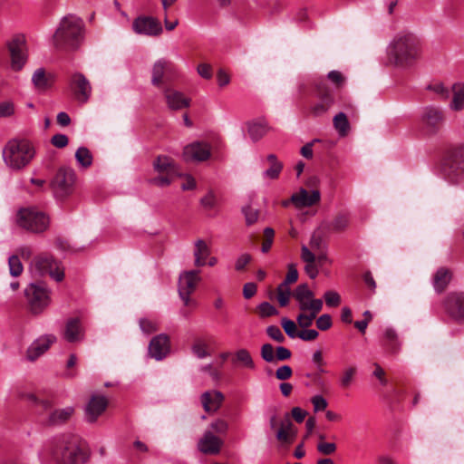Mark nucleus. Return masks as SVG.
<instances>
[{
  "label": "nucleus",
  "instance_id": "5",
  "mask_svg": "<svg viewBox=\"0 0 464 464\" xmlns=\"http://www.w3.org/2000/svg\"><path fill=\"white\" fill-rule=\"evenodd\" d=\"M53 454L57 464H82L84 459L79 439L75 436H63L60 439Z\"/></svg>",
  "mask_w": 464,
  "mask_h": 464
},
{
  "label": "nucleus",
  "instance_id": "61",
  "mask_svg": "<svg viewBox=\"0 0 464 464\" xmlns=\"http://www.w3.org/2000/svg\"><path fill=\"white\" fill-rule=\"evenodd\" d=\"M69 140L65 134H55L51 139V143L53 146L63 149L68 145Z\"/></svg>",
  "mask_w": 464,
  "mask_h": 464
},
{
  "label": "nucleus",
  "instance_id": "1",
  "mask_svg": "<svg viewBox=\"0 0 464 464\" xmlns=\"http://www.w3.org/2000/svg\"><path fill=\"white\" fill-rule=\"evenodd\" d=\"M422 54L421 43L412 34H402L396 36L389 46L390 60L397 66L410 67Z\"/></svg>",
  "mask_w": 464,
  "mask_h": 464
},
{
  "label": "nucleus",
  "instance_id": "43",
  "mask_svg": "<svg viewBox=\"0 0 464 464\" xmlns=\"http://www.w3.org/2000/svg\"><path fill=\"white\" fill-rule=\"evenodd\" d=\"M317 451L324 456L333 455L337 450V446L334 442H327L324 440V435H319V441L316 446Z\"/></svg>",
  "mask_w": 464,
  "mask_h": 464
},
{
  "label": "nucleus",
  "instance_id": "6",
  "mask_svg": "<svg viewBox=\"0 0 464 464\" xmlns=\"http://www.w3.org/2000/svg\"><path fill=\"white\" fill-rule=\"evenodd\" d=\"M269 424L281 446L289 447L295 442L298 429L293 423L289 413H285L283 417L273 415Z\"/></svg>",
  "mask_w": 464,
  "mask_h": 464
},
{
  "label": "nucleus",
  "instance_id": "16",
  "mask_svg": "<svg viewBox=\"0 0 464 464\" xmlns=\"http://www.w3.org/2000/svg\"><path fill=\"white\" fill-rule=\"evenodd\" d=\"M70 88L81 102H86L92 94V86L88 79L81 72H74L70 78Z\"/></svg>",
  "mask_w": 464,
  "mask_h": 464
},
{
  "label": "nucleus",
  "instance_id": "51",
  "mask_svg": "<svg viewBox=\"0 0 464 464\" xmlns=\"http://www.w3.org/2000/svg\"><path fill=\"white\" fill-rule=\"evenodd\" d=\"M264 236H265V239L262 243L261 250L263 253H266L270 250L272 244H273L274 236H275L274 229L271 227H266L264 230Z\"/></svg>",
  "mask_w": 464,
  "mask_h": 464
},
{
  "label": "nucleus",
  "instance_id": "58",
  "mask_svg": "<svg viewBox=\"0 0 464 464\" xmlns=\"http://www.w3.org/2000/svg\"><path fill=\"white\" fill-rule=\"evenodd\" d=\"M328 80L333 82L336 88H340L344 84L345 79L339 71H331L327 74Z\"/></svg>",
  "mask_w": 464,
  "mask_h": 464
},
{
  "label": "nucleus",
  "instance_id": "8",
  "mask_svg": "<svg viewBox=\"0 0 464 464\" xmlns=\"http://www.w3.org/2000/svg\"><path fill=\"white\" fill-rule=\"evenodd\" d=\"M153 169L158 176L150 179L149 182L160 188L170 185L173 178L179 175L174 160L166 155H160L155 159Z\"/></svg>",
  "mask_w": 464,
  "mask_h": 464
},
{
  "label": "nucleus",
  "instance_id": "15",
  "mask_svg": "<svg viewBox=\"0 0 464 464\" xmlns=\"http://www.w3.org/2000/svg\"><path fill=\"white\" fill-rule=\"evenodd\" d=\"M132 29L138 34L158 36L162 33L160 23L150 16L137 17L132 23Z\"/></svg>",
  "mask_w": 464,
  "mask_h": 464
},
{
  "label": "nucleus",
  "instance_id": "36",
  "mask_svg": "<svg viewBox=\"0 0 464 464\" xmlns=\"http://www.w3.org/2000/svg\"><path fill=\"white\" fill-rule=\"evenodd\" d=\"M452 101L450 104L451 110L459 111L464 110V82H456L452 85Z\"/></svg>",
  "mask_w": 464,
  "mask_h": 464
},
{
  "label": "nucleus",
  "instance_id": "18",
  "mask_svg": "<svg viewBox=\"0 0 464 464\" xmlns=\"http://www.w3.org/2000/svg\"><path fill=\"white\" fill-rule=\"evenodd\" d=\"M445 309L455 320H464V293H450L445 300Z\"/></svg>",
  "mask_w": 464,
  "mask_h": 464
},
{
  "label": "nucleus",
  "instance_id": "52",
  "mask_svg": "<svg viewBox=\"0 0 464 464\" xmlns=\"http://www.w3.org/2000/svg\"><path fill=\"white\" fill-rule=\"evenodd\" d=\"M14 104L12 101L0 102V118L11 117L14 114Z\"/></svg>",
  "mask_w": 464,
  "mask_h": 464
},
{
  "label": "nucleus",
  "instance_id": "19",
  "mask_svg": "<svg viewBox=\"0 0 464 464\" xmlns=\"http://www.w3.org/2000/svg\"><path fill=\"white\" fill-rule=\"evenodd\" d=\"M210 148L207 143L193 142L187 145L183 150L185 161H203L209 158Z\"/></svg>",
  "mask_w": 464,
  "mask_h": 464
},
{
  "label": "nucleus",
  "instance_id": "13",
  "mask_svg": "<svg viewBox=\"0 0 464 464\" xmlns=\"http://www.w3.org/2000/svg\"><path fill=\"white\" fill-rule=\"evenodd\" d=\"M11 58V67L14 71H20L27 60V48L25 39L22 35L14 36L7 44Z\"/></svg>",
  "mask_w": 464,
  "mask_h": 464
},
{
  "label": "nucleus",
  "instance_id": "38",
  "mask_svg": "<svg viewBox=\"0 0 464 464\" xmlns=\"http://www.w3.org/2000/svg\"><path fill=\"white\" fill-rule=\"evenodd\" d=\"M422 120L426 124L437 127L443 121V113L438 108L429 107L425 109Z\"/></svg>",
  "mask_w": 464,
  "mask_h": 464
},
{
  "label": "nucleus",
  "instance_id": "57",
  "mask_svg": "<svg viewBox=\"0 0 464 464\" xmlns=\"http://www.w3.org/2000/svg\"><path fill=\"white\" fill-rule=\"evenodd\" d=\"M212 432L225 434L228 430V423L223 419H218L210 424Z\"/></svg>",
  "mask_w": 464,
  "mask_h": 464
},
{
  "label": "nucleus",
  "instance_id": "14",
  "mask_svg": "<svg viewBox=\"0 0 464 464\" xmlns=\"http://www.w3.org/2000/svg\"><path fill=\"white\" fill-rule=\"evenodd\" d=\"M198 271L189 270L180 274L179 279V294L185 305L190 303V295L195 291L200 281Z\"/></svg>",
  "mask_w": 464,
  "mask_h": 464
},
{
  "label": "nucleus",
  "instance_id": "4",
  "mask_svg": "<svg viewBox=\"0 0 464 464\" xmlns=\"http://www.w3.org/2000/svg\"><path fill=\"white\" fill-rule=\"evenodd\" d=\"M35 155L34 148L26 140H11L3 148L2 157L5 165L20 170L26 167Z\"/></svg>",
  "mask_w": 464,
  "mask_h": 464
},
{
  "label": "nucleus",
  "instance_id": "26",
  "mask_svg": "<svg viewBox=\"0 0 464 464\" xmlns=\"http://www.w3.org/2000/svg\"><path fill=\"white\" fill-rule=\"evenodd\" d=\"M84 328L78 318H72L66 322L63 337L67 342H82L84 339Z\"/></svg>",
  "mask_w": 464,
  "mask_h": 464
},
{
  "label": "nucleus",
  "instance_id": "2",
  "mask_svg": "<svg viewBox=\"0 0 464 464\" xmlns=\"http://www.w3.org/2000/svg\"><path fill=\"white\" fill-rule=\"evenodd\" d=\"M82 21L74 16H64L56 29L53 42L57 50L71 51L79 47L82 40Z\"/></svg>",
  "mask_w": 464,
  "mask_h": 464
},
{
  "label": "nucleus",
  "instance_id": "63",
  "mask_svg": "<svg viewBox=\"0 0 464 464\" xmlns=\"http://www.w3.org/2000/svg\"><path fill=\"white\" fill-rule=\"evenodd\" d=\"M293 374L292 368L288 365H283L276 369V377L280 381L288 380Z\"/></svg>",
  "mask_w": 464,
  "mask_h": 464
},
{
  "label": "nucleus",
  "instance_id": "35",
  "mask_svg": "<svg viewBox=\"0 0 464 464\" xmlns=\"http://www.w3.org/2000/svg\"><path fill=\"white\" fill-rule=\"evenodd\" d=\"M171 63L165 60H158L152 67L151 83L154 86H160L162 84L163 76L166 72L170 70Z\"/></svg>",
  "mask_w": 464,
  "mask_h": 464
},
{
  "label": "nucleus",
  "instance_id": "39",
  "mask_svg": "<svg viewBox=\"0 0 464 464\" xmlns=\"http://www.w3.org/2000/svg\"><path fill=\"white\" fill-rule=\"evenodd\" d=\"M267 161L269 162L270 167L264 172V177L269 179H277L283 169L282 163L277 160L275 154H269L267 156Z\"/></svg>",
  "mask_w": 464,
  "mask_h": 464
},
{
  "label": "nucleus",
  "instance_id": "41",
  "mask_svg": "<svg viewBox=\"0 0 464 464\" xmlns=\"http://www.w3.org/2000/svg\"><path fill=\"white\" fill-rule=\"evenodd\" d=\"M350 218L347 214L337 215L330 224V229L334 232H343L349 227Z\"/></svg>",
  "mask_w": 464,
  "mask_h": 464
},
{
  "label": "nucleus",
  "instance_id": "37",
  "mask_svg": "<svg viewBox=\"0 0 464 464\" xmlns=\"http://www.w3.org/2000/svg\"><path fill=\"white\" fill-rule=\"evenodd\" d=\"M270 130L271 128L265 121H252L247 124L248 134L254 141L259 140Z\"/></svg>",
  "mask_w": 464,
  "mask_h": 464
},
{
  "label": "nucleus",
  "instance_id": "42",
  "mask_svg": "<svg viewBox=\"0 0 464 464\" xmlns=\"http://www.w3.org/2000/svg\"><path fill=\"white\" fill-rule=\"evenodd\" d=\"M235 360L236 362H240L243 367L247 369L254 370L256 368L251 354L246 349H239L237 351Z\"/></svg>",
  "mask_w": 464,
  "mask_h": 464
},
{
  "label": "nucleus",
  "instance_id": "45",
  "mask_svg": "<svg viewBox=\"0 0 464 464\" xmlns=\"http://www.w3.org/2000/svg\"><path fill=\"white\" fill-rule=\"evenodd\" d=\"M277 294V301L280 306H286L289 304L291 297V290L289 286H285V285H279L276 288Z\"/></svg>",
  "mask_w": 464,
  "mask_h": 464
},
{
  "label": "nucleus",
  "instance_id": "12",
  "mask_svg": "<svg viewBox=\"0 0 464 464\" xmlns=\"http://www.w3.org/2000/svg\"><path fill=\"white\" fill-rule=\"evenodd\" d=\"M316 98L310 106V112L316 117L325 114L334 104V97L324 82H318L315 85Z\"/></svg>",
  "mask_w": 464,
  "mask_h": 464
},
{
  "label": "nucleus",
  "instance_id": "27",
  "mask_svg": "<svg viewBox=\"0 0 464 464\" xmlns=\"http://www.w3.org/2000/svg\"><path fill=\"white\" fill-rule=\"evenodd\" d=\"M75 412L72 406H66L53 410L45 420V423L50 426H59L68 422Z\"/></svg>",
  "mask_w": 464,
  "mask_h": 464
},
{
  "label": "nucleus",
  "instance_id": "64",
  "mask_svg": "<svg viewBox=\"0 0 464 464\" xmlns=\"http://www.w3.org/2000/svg\"><path fill=\"white\" fill-rule=\"evenodd\" d=\"M247 225H252L257 221L258 211L253 208L246 207L243 209Z\"/></svg>",
  "mask_w": 464,
  "mask_h": 464
},
{
  "label": "nucleus",
  "instance_id": "11",
  "mask_svg": "<svg viewBox=\"0 0 464 464\" xmlns=\"http://www.w3.org/2000/svg\"><path fill=\"white\" fill-rule=\"evenodd\" d=\"M32 270L39 276H50L53 279L60 282L64 277L63 269L60 264L48 255H40L36 256L32 265Z\"/></svg>",
  "mask_w": 464,
  "mask_h": 464
},
{
  "label": "nucleus",
  "instance_id": "23",
  "mask_svg": "<svg viewBox=\"0 0 464 464\" xmlns=\"http://www.w3.org/2000/svg\"><path fill=\"white\" fill-rule=\"evenodd\" d=\"M163 94L169 109L172 111L183 110L190 105V99L175 89L166 88Z\"/></svg>",
  "mask_w": 464,
  "mask_h": 464
},
{
  "label": "nucleus",
  "instance_id": "55",
  "mask_svg": "<svg viewBox=\"0 0 464 464\" xmlns=\"http://www.w3.org/2000/svg\"><path fill=\"white\" fill-rule=\"evenodd\" d=\"M266 334L271 339H273L278 343L285 342V336H284L283 333L281 332L280 328L276 325H269L266 328Z\"/></svg>",
  "mask_w": 464,
  "mask_h": 464
},
{
  "label": "nucleus",
  "instance_id": "60",
  "mask_svg": "<svg viewBox=\"0 0 464 464\" xmlns=\"http://www.w3.org/2000/svg\"><path fill=\"white\" fill-rule=\"evenodd\" d=\"M312 362L315 365L320 373H324L325 372L324 369V361L321 350H316L314 352L312 356Z\"/></svg>",
  "mask_w": 464,
  "mask_h": 464
},
{
  "label": "nucleus",
  "instance_id": "10",
  "mask_svg": "<svg viewBox=\"0 0 464 464\" xmlns=\"http://www.w3.org/2000/svg\"><path fill=\"white\" fill-rule=\"evenodd\" d=\"M24 293L34 314L42 313L50 304V290L44 284H30Z\"/></svg>",
  "mask_w": 464,
  "mask_h": 464
},
{
  "label": "nucleus",
  "instance_id": "3",
  "mask_svg": "<svg viewBox=\"0 0 464 464\" xmlns=\"http://www.w3.org/2000/svg\"><path fill=\"white\" fill-rule=\"evenodd\" d=\"M293 297L297 302L300 314L296 322L301 328H308L323 309V300L314 297L307 284L299 285L293 293Z\"/></svg>",
  "mask_w": 464,
  "mask_h": 464
},
{
  "label": "nucleus",
  "instance_id": "50",
  "mask_svg": "<svg viewBox=\"0 0 464 464\" xmlns=\"http://www.w3.org/2000/svg\"><path fill=\"white\" fill-rule=\"evenodd\" d=\"M324 298L327 306L336 307L341 304L340 295L333 290L326 291L324 295Z\"/></svg>",
  "mask_w": 464,
  "mask_h": 464
},
{
  "label": "nucleus",
  "instance_id": "22",
  "mask_svg": "<svg viewBox=\"0 0 464 464\" xmlns=\"http://www.w3.org/2000/svg\"><path fill=\"white\" fill-rule=\"evenodd\" d=\"M223 441L220 438L214 435L210 430L205 431L202 438L198 442V449L200 452L208 455L219 453Z\"/></svg>",
  "mask_w": 464,
  "mask_h": 464
},
{
  "label": "nucleus",
  "instance_id": "49",
  "mask_svg": "<svg viewBox=\"0 0 464 464\" xmlns=\"http://www.w3.org/2000/svg\"><path fill=\"white\" fill-rule=\"evenodd\" d=\"M260 317H269L278 314L277 309L268 302H263L257 306Z\"/></svg>",
  "mask_w": 464,
  "mask_h": 464
},
{
  "label": "nucleus",
  "instance_id": "46",
  "mask_svg": "<svg viewBox=\"0 0 464 464\" xmlns=\"http://www.w3.org/2000/svg\"><path fill=\"white\" fill-rule=\"evenodd\" d=\"M208 345L204 340L198 339L194 342L191 349H192L193 353L198 358L203 359L209 355V353L208 352Z\"/></svg>",
  "mask_w": 464,
  "mask_h": 464
},
{
  "label": "nucleus",
  "instance_id": "33",
  "mask_svg": "<svg viewBox=\"0 0 464 464\" xmlns=\"http://www.w3.org/2000/svg\"><path fill=\"white\" fill-rule=\"evenodd\" d=\"M358 369L356 365H345L339 373L338 383L342 389L350 388L355 382Z\"/></svg>",
  "mask_w": 464,
  "mask_h": 464
},
{
  "label": "nucleus",
  "instance_id": "7",
  "mask_svg": "<svg viewBox=\"0 0 464 464\" xmlns=\"http://www.w3.org/2000/svg\"><path fill=\"white\" fill-rule=\"evenodd\" d=\"M17 222L20 227L34 233L44 232L50 225L49 217L34 208H24L18 212Z\"/></svg>",
  "mask_w": 464,
  "mask_h": 464
},
{
  "label": "nucleus",
  "instance_id": "20",
  "mask_svg": "<svg viewBox=\"0 0 464 464\" xmlns=\"http://www.w3.org/2000/svg\"><path fill=\"white\" fill-rule=\"evenodd\" d=\"M224 400V394L218 390H209L200 395L202 407L208 414L217 412L222 406Z\"/></svg>",
  "mask_w": 464,
  "mask_h": 464
},
{
  "label": "nucleus",
  "instance_id": "56",
  "mask_svg": "<svg viewBox=\"0 0 464 464\" xmlns=\"http://www.w3.org/2000/svg\"><path fill=\"white\" fill-rule=\"evenodd\" d=\"M314 412L324 411L327 406V401L322 395H314L311 399Z\"/></svg>",
  "mask_w": 464,
  "mask_h": 464
},
{
  "label": "nucleus",
  "instance_id": "25",
  "mask_svg": "<svg viewBox=\"0 0 464 464\" xmlns=\"http://www.w3.org/2000/svg\"><path fill=\"white\" fill-rule=\"evenodd\" d=\"M321 194L319 190L308 191L301 188L298 192L291 196V202L297 208L312 207L320 201Z\"/></svg>",
  "mask_w": 464,
  "mask_h": 464
},
{
  "label": "nucleus",
  "instance_id": "17",
  "mask_svg": "<svg viewBox=\"0 0 464 464\" xmlns=\"http://www.w3.org/2000/svg\"><path fill=\"white\" fill-rule=\"evenodd\" d=\"M56 342L53 334H44L34 340L26 351L27 360L34 362L43 355Z\"/></svg>",
  "mask_w": 464,
  "mask_h": 464
},
{
  "label": "nucleus",
  "instance_id": "62",
  "mask_svg": "<svg viewBox=\"0 0 464 464\" xmlns=\"http://www.w3.org/2000/svg\"><path fill=\"white\" fill-rule=\"evenodd\" d=\"M140 326L145 334H151L158 330V325L154 321L149 319H140Z\"/></svg>",
  "mask_w": 464,
  "mask_h": 464
},
{
  "label": "nucleus",
  "instance_id": "21",
  "mask_svg": "<svg viewBox=\"0 0 464 464\" xmlns=\"http://www.w3.org/2000/svg\"><path fill=\"white\" fill-rule=\"evenodd\" d=\"M170 351L169 338L168 335L160 334L153 337L149 345L150 355L156 359L161 360L167 356Z\"/></svg>",
  "mask_w": 464,
  "mask_h": 464
},
{
  "label": "nucleus",
  "instance_id": "54",
  "mask_svg": "<svg viewBox=\"0 0 464 464\" xmlns=\"http://www.w3.org/2000/svg\"><path fill=\"white\" fill-rule=\"evenodd\" d=\"M298 279V271L294 264L288 265V271L285 280L281 283V285H285V286H289L290 284L295 283Z\"/></svg>",
  "mask_w": 464,
  "mask_h": 464
},
{
  "label": "nucleus",
  "instance_id": "59",
  "mask_svg": "<svg viewBox=\"0 0 464 464\" xmlns=\"http://www.w3.org/2000/svg\"><path fill=\"white\" fill-rule=\"evenodd\" d=\"M316 326L321 331H326L332 326V317L330 314H324L316 320Z\"/></svg>",
  "mask_w": 464,
  "mask_h": 464
},
{
  "label": "nucleus",
  "instance_id": "30",
  "mask_svg": "<svg viewBox=\"0 0 464 464\" xmlns=\"http://www.w3.org/2000/svg\"><path fill=\"white\" fill-rule=\"evenodd\" d=\"M54 82V76L51 72H46L44 69L38 68L32 76V82L36 90L44 92L48 90Z\"/></svg>",
  "mask_w": 464,
  "mask_h": 464
},
{
  "label": "nucleus",
  "instance_id": "53",
  "mask_svg": "<svg viewBox=\"0 0 464 464\" xmlns=\"http://www.w3.org/2000/svg\"><path fill=\"white\" fill-rule=\"evenodd\" d=\"M261 357L266 362H273L276 360L275 350L272 344L265 343L261 347Z\"/></svg>",
  "mask_w": 464,
  "mask_h": 464
},
{
  "label": "nucleus",
  "instance_id": "44",
  "mask_svg": "<svg viewBox=\"0 0 464 464\" xmlns=\"http://www.w3.org/2000/svg\"><path fill=\"white\" fill-rule=\"evenodd\" d=\"M77 162L83 168H88L92 163V156L91 151L85 147H80L75 152Z\"/></svg>",
  "mask_w": 464,
  "mask_h": 464
},
{
  "label": "nucleus",
  "instance_id": "31",
  "mask_svg": "<svg viewBox=\"0 0 464 464\" xmlns=\"http://www.w3.org/2000/svg\"><path fill=\"white\" fill-rule=\"evenodd\" d=\"M211 254V249L203 239H198L194 244V265L196 266H204L207 265V259Z\"/></svg>",
  "mask_w": 464,
  "mask_h": 464
},
{
  "label": "nucleus",
  "instance_id": "34",
  "mask_svg": "<svg viewBox=\"0 0 464 464\" xmlns=\"http://www.w3.org/2000/svg\"><path fill=\"white\" fill-rule=\"evenodd\" d=\"M452 161L450 168L452 171L457 172L456 182H459L464 178V146L456 148L452 152Z\"/></svg>",
  "mask_w": 464,
  "mask_h": 464
},
{
  "label": "nucleus",
  "instance_id": "29",
  "mask_svg": "<svg viewBox=\"0 0 464 464\" xmlns=\"http://www.w3.org/2000/svg\"><path fill=\"white\" fill-rule=\"evenodd\" d=\"M301 258L305 263V273L311 279H314L318 276V268L320 267L315 262V254L307 246L303 245L301 247Z\"/></svg>",
  "mask_w": 464,
  "mask_h": 464
},
{
  "label": "nucleus",
  "instance_id": "32",
  "mask_svg": "<svg viewBox=\"0 0 464 464\" xmlns=\"http://www.w3.org/2000/svg\"><path fill=\"white\" fill-rule=\"evenodd\" d=\"M452 277V274L450 269L446 267L439 268L433 276L432 285L438 294H441L448 285L450 284Z\"/></svg>",
  "mask_w": 464,
  "mask_h": 464
},
{
  "label": "nucleus",
  "instance_id": "28",
  "mask_svg": "<svg viewBox=\"0 0 464 464\" xmlns=\"http://www.w3.org/2000/svg\"><path fill=\"white\" fill-rule=\"evenodd\" d=\"M382 345L391 354L399 353L401 349V341L394 329L387 327L383 330Z\"/></svg>",
  "mask_w": 464,
  "mask_h": 464
},
{
  "label": "nucleus",
  "instance_id": "40",
  "mask_svg": "<svg viewBox=\"0 0 464 464\" xmlns=\"http://www.w3.org/2000/svg\"><path fill=\"white\" fill-rule=\"evenodd\" d=\"M334 126L340 136L347 135L350 124L347 116L343 112L337 113L333 120Z\"/></svg>",
  "mask_w": 464,
  "mask_h": 464
},
{
  "label": "nucleus",
  "instance_id": "48",
  "mask_svg": "<svg viewBox=\"0 0 464 464\" xmlns=\"http://www.w3.org/2000/svg\"><path fill=\"white\" fill-rule=\"evenodd\" d=\"M281 324L285 333L290 338L298 337L296 324L293 320L285 317L281 320Z\"/></svg>",
  "mask_w": 464,
  "mask_h": 464
},
{
  "label": "nucleus",
  "instance_id": "9",
  "mask_svg": "<svg viewBox=\"0 0 464 464\" xmlns=\"http://www.w3.org/2000/svg\"><path fill=\"white\" fill-rule=\"evenodd\" d=\"M75 180L74 170L63 167L58 169L51 180L50 186L56 198H64L72 193Z\"/></svg>",
  "mask_w": 464,
  "mask_h": 464
},
{
  "label": "nucleus",
  "instance_id": "24",
  "mask_svg": "<svg viewBox=\"0 0 464 464\" xmlns=\"http://www.w3.org/2000/svg\"><path fill=\"white\" fill-rule=\"evenodd\" d=\"M108 406V399L103 395H92L86 406V419L89 422H94Z\"/></svg>",
  "mask_w": 464,
  "mask_h": 464
},
{
  "label": "nucleus",
  "instance_id": "47",
  "mask_svg": "<svg viewBox=\"0 0 464 464\" xmlns=\"http://www.w3.org/2000/svg\"><path fill=\"white\" fill-rule=\"evenodd\" d=\"M9 272L13 276L22 274L24 266L18 256L13 255L8 258Z\"/></svg>",
  "mask_w": 464,
  "mask_h": 464
}]
</instances>
